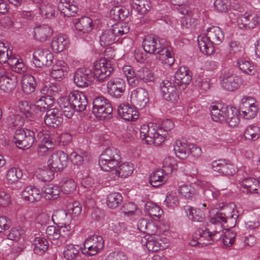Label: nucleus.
Masks as SVG:
<instances>
[{
    "label": "nucleus",
    "mask_w": 260,
    "mask_h": 260,
    "mask_svg": "<svg viewBox=\"0 0 260 260\" xmlns=\"http://www.w3.org/2000/svg\"><path fill=\"white\" fill-rule=\"evenodd\" d=\"M68 156L62 151L53 153L47 161L48 167L54 172H59L67 167Z\"/></svg>",
    "instance_id": "nucleus-15"
},
{
    "label": "nucleus",
    "mask_w": 260,
    "mask_h": 260,
    "mask_svg": "<svg viewBox=\"0 0 260 260\" xmlns=\"http://www.w3.org/2000/svg\"><path fill=\"white\" fill-rule=\"evenodd\" d=\"M157 59L167 67L172 66L174 62L175 58L173 55V49L171 47H162L157 51Z\"/></svg>",
    "instance_id": "nucleus-29"
},
{
    "label": "nucleus",
    "mask_w": 260,
    "mask_h": 260,
    "mask_svg": "<svg viewBox=\"0 0 260 260\" xmlns=\"http://www.w3.org/2000/svg\"><path fill=\"white\" fill-rule=\"evenodd\" d=\"M74 81L78 87L88 86L90 83L89 71L85 69H78L75 73Z\"/></svg>",
    "instance_id": "nucleus-31"
},
{
    "label": "nucleus",
    "mask_w": 260,
    "mask_h": 260,
    "mask_svg": "<svg viewBox=\"0 0 260 260\" xmlns=\"http://www.w3.org/2000/svg\"><path fill=\"white\" fill-rule=\"evenodd\" d=\"M11 69L18 73H23L26 71V67L21 58L15 55H11L7 62Z\"/></svg>",
    "instance_id": "nucleus-46"
},
{
    "label": "nucleus",
    "mask_w": 260,
    "mask_h": 260,
    "mask_svg": "<svg viewBox=\"0 0 260 260\" xmlns=\"http://www.w3.org/2000/svg\"><path fill=\"white\" fill-rule=\"evenodd\" d=\"M212 231L208 229H199L196 232V237L198 236L199 242L201 243V246L211 244L214 241H217L221 238L222 233V227L219 224L218 228L219 231L216 230L213 228H211Z\"/></svg>",
    "instance_id": "nucleus-11"
},
{
    "label": "nucleus",
    "mask_w": 260,
    "mask_h": 260,
    "mask_svg": "<svg viewBox=\"0 0 260 260\" xmlns=\"http://www.w3.org/2000/svg\"><path fill=\"white\" fill-rule=\"evenodd\" d=\"M38 137L41 142L38 147V154L40 156H44L51 151L55 140L50 137L49 132L46 131L40 132L38 134Z\"/></svg>",
    "instance_id": "nucleus-18"
},
{
    "label": "nucleus",
    "mask_w": 260,
    "mask_h": 260,
    "mask_svg": "<svg viewBox=\"0 0 260 260\" xmlns=\"http://www.w3.org/2000/svg\"><path fill=\"white\" fill-rule=\"evenodd\" d=\"M71 220H67L58 225L61 236L65 239L66 237L71 236L74 232V225L71 223Z\"/></svg>",
    "instance_id": "nucleus-64"
},
{
    "label": "nucleus",
    "mask_w": 260,
    "mask_h": 260,
    "mask_svg": "<svg viewBox=\"0 0 260 260\" xmlns=\"http://www.w3.org/2000/svg\"><path fill=\"white\" fill-rule=\"evenodd\" d=\"M52 34L51 27L46 24H38L34 28L33 37L40 42L46 41Z\"/></svg>",
    "instance_id": "nucleus-26"
},
{
    "label": "nucleus",
    "mask_w": 260,
    "mask_h": 260,
    "mask_svg": "<svg viewBox=\"0 0 260 260\" xmlns=\"http://www.w3.org/2000/svg\"><path fill=\"white\" fill-rule=\"evenodd\" d=\"M145 92L144 89H138L133 91L131 95V102H136V104L141 108H145L146 106Z\"/></svg>",
    "instance_id": "nucleus-51"
},
{
    "label": "nucleus",
    "mask_w": 260,
    "mask_h": 260,
    "mask_svg": "<svg viewBox=\"0 0 260 260\" xmlns=\"http://www.w3.org/2000/svg\"><path fill=\"white\" fill-rule=\"evenodd\" d=\"M69 44L68 37L63 34L55 36L51 43V47L55 53H59L63 51Z\"/></svg>",
    "instance_id": "nucleus-30"
},
{
    "label": "nucleus",
    "mask_w": 260,
    "mask_h": 260,
    "mask_svg": "<svg viewBox=\"0 0 260 260\" xmlns=\"http://www.w3.org/2000/svg\"><path fill=\"white\" fill-rule=\"evenodd\" d=\"M93 113L100 119H104L110 115L113 111L111 104L103 96L95 98L93 101Z\"/></svg>",
    "instance_id": "nucleus-12"
},
{
    "label": "nucleus",
    "mask_w": 260,
    "mask_h": 260,
    "mask_svg": "<svg viewBox=\"0 0 260 260\" xmlns=\"http://www.w3.org/2000/svg\"><path fill=\"white\" fill-rule=\"evenodd\" d=\"M221 86L228 91H234L242 84V79L234 73L232 69L224 70L220 76Z\"/></svg>",
    "instance_id": "nucleus-7"
},
{
    "label": "nucleus",
    "mask_w": 260,
    "mask_h": 260,
    "mask_svg": "<svg viewBox=\"0 0 260 260\" xmlns=\"http://www.w3.org/2000/svg\"><path fill=\"white\" fill-rule=\"evenodd\" d=\"M82 247L73 244H68L63 247V257L66 260H77L80 255Z\"/></svg>",
    "instance_id": "nucleus-33"
},
{
    "label": "nucleus",
    "mask_w": 260,
    "mask_h": 260,
    "mask_svg": "<svg viewBox=\"0 0 260 260\" xmlns=\"http://www.w3.org/2000/svg\"><path fill=\"white\" fill-rule=\"evenodd\" d=\"M36 83L34 76L29 74L24 75L21 79V87L26 94H30L36 89Z\"/></svg>",
    "instance_id": "nucleus-42"
},
{
    "label": "nucleus",
    "mask_w": 260,
    "mask_h": 260,
    "mask_svg": "<svg viewBox=\"0 0 260 260\" xmlns=\"http://www.w3.org/2000/svg\"><path fill=\"white\" fill-rule=\"evenodd\" d=\"M237 64L240 70L244 73L253 75L256 71L254 64L248 59L239 58L237 60Z\"/></svg>",
    "instance_id": "nucleus-45"
},
{
    "label": "nucleus",
    "mask_w": 260,
    "mask_h": 260,
    "mask_svg": "<svg viewBox=\"0 0 260 260\" xmlns=\"http://www.w3.org/2000/svg\"><path fill=\"white\" fill-rule=\"evenodd\" d=\"M240 112L235 107L228 106L224 121L230 127H235L240 122L239 114Z\"/></svg>",
    "instance_id": "nucleus-35"
},
{
    "label": "nucleus",
    "mask_w": 260,
    "mask_h": 260,
    "mask_svg": "<svg viewBox=\"0 0 260 260\" xmlns=\"http://www.w3.org/2000/svg\"><path fill=\"white\" fill-rule=\"evenodd\" d=\"M177 84H188L191 81V73L185 67H181L176 71L174 76Z\"/></svg>",
    "instance_id": "nucleus-38"
},
{
    "label": "nucleus",
    "mask_w": 260,
    "mask_h": 260,
    "mask_svg": "<svg viewBox=\"0 0 260 260\" xmlns=\"http://www.w3.org/2000/svg\"><path fill=\"white\" fill-rule=\"evenodd\" d=\"M54 99L52 96L45 95L42 96L38 101L36 102V106L39 117L42 115V113L44 112L46 110L54 104Z\"/></svg>",
    "instance_id": "nucleus-47"
},
{
    "label": "nucleus",
    "mask_w": 260,
    "mask_h": 260,
    "mask_svg": "<svg viewBox=\"0 0 260 260\" xmlns=\"http://www.w3.org/2000/svg\"><path fill=\"white\" fill-rule=\"evenodd\" d=\"M52 221L56 224H62L67 220H71V217L67 215L66 212L62 210H58L54 211L52 217Z\"/></svg>",
    "instance_id": "nucleus-62"
},
{
    "label": "nucleus",
    "mask_w": 260,
    "mask_h": 260,
    "mask_svg": "<svg viewBox=\"0 0 260 260\" xmlns=\"http://www.w3.org/2000/svg\"><path fill=\"white\" fill-rule=\"evenodd\" d=\"M227 107L221 104L212 106L210 108V113L212 120L216 122L224 121L225 119Z\"/></svg>",
    "instance_id": "nucleus-39"
},
{
    "label": "nucleus",
    "mask_w": 260,
    "mask_h": 260,
    "mask_svg": "<svg viewBox=\"0 0 260 260\" xmlns=\"http://www.w3.org/2000/svg\"><path fill=\"white\" fill-rule=\"evenodd\" d=\"M128 10L125 8L116 6L113 8L110 11V17L111 19L115 21L124 20L128 16Z\"/></svg>",
    "instance_id": "nucleus-52"
},
{
    "label": "nucleus",
    "mask_w": 260,
    "mask_h": 260,
    "mask_svg": "<svg viewBox=\"0 0 260 260\" xmlns=\"http://www.w3.org/2000/svg\"><path fill=\"white\" fill-rule=\"evenodd\" d=\"M156 222L147 219V250L152 252L166 249L170 246L168 239L155 234L158 230Z\"/></svg>",
    "instance_id": "nucleus-3"
},
{
    "label": "nucleus",
    "mask_w": 260,
    "mask_h": 260,
    "mask_svg": "<svg viewBox=\"0 0 260 260\" xmlns=\"http://www.w3.org/2000/svg\"><path fill=\"white\" fill-rule=\"evenodd\" d=\"M118 112L122 119L127 121H135L139 117L137 109L129 104H120L118 107Z\"/></svg>",
    "instance_id": "nucleus-23"
},
{
    "label": "nucleus",
    "mask_w": 260,
    "mask_h": 260,
    "mask_svg": "<svg viewBox=\"0 0 260 260\" xmlns=\"http://www.w3.org/2000/svg\"><path fill=\"white\" fill-rule=\"evenodd\" d=\"M123 198L118 192H112L107 197V204L109 208L114 209L117 207L122 202Z\"/></svg>",
    "instance_id": "nucleus-59"
},
{
    "label": "nucleus",
    "mask_w": 260,
    "mask_h": 260,
    "mask_svg": "<svg viewBox=\"0 0 260 260\" xmlns=\"http://www.w3.org/2000/svg\"><path fill=\"white\" fill-rule=\"evenodd\" d=\"M17 84V77L11 73L6 72L5 69L4 74L0 75V89L9 92L15 88Z\"/></svg>",
    "instance_id": "nucleus-22"
},
{
    "label": "nucleus",
    "mask_w": 260,
    "mask_h": 260,
    "mask_svg": "<svg viewBox=\"0 0 260 260\" xmlns=\"http://www.w3.org/2000/svg\"><path fill=\"white\" fill-rule=\"evenodd\" d=\"M163 210L156 204L147 200V219L159 221Z\"/></svg>",
    "instance_id": "nucleus-41"
},
{
    "label": "nucleus",
    "mask_w": 260,
    "mask_h": 260,
    "mask_svg": "<svg viewBox=\"0 0 260 260\" xmlns=\"http://www.w3.org/2000/svg\"><path fill=\"white\" fill-rule=\"evenodd\" d=\"M198 44L200 51L207 55H211L214 52V43L206 34H203L198 37Z\"/></svg>",
    "instance_id": "nucleus-28"
},
{
    "label": "nucleus",
    "mask_w": 260,
    "mask_h": 260,
    "mask_svg": "<svg viewBox=\"0 0 260 260\" xmlns=\"http://www.w3.org/2000/svg\"><path fill=\"white\" fill-rule=\"evenodd\" d=\"M107 87L109 94L113 97L119 98L125 90V81L119 78H113L108 82Z\"/></svg>",
    "instance_id": "nucleus-21"
},
{
    "label": "nucleus",
    "mask_w": 260,
    "mask_h": 260,
    "mask_svg": "<svg viewBox=\"0 0 260 260\" xmlns=\"http://www.w3.org/2000/svg\"><path fill=\"white\" fill-rule=\"evenodd\" d=\"M240 112L244 118L251 119L254 118L258 112V104L253 97L245 96L240 102Z\"/></svg>",
    "instance_id": "nucleus-9"
},
{
    "label": "nucleus",
    "mask_w": 260,
    "mask_h": 260,
    "mask_svg": "<svg viewBox=\"0 0 260 260\" xmlns=\"http://www.w3.org/2000/svg\"><path fill=\"white\" fill-rule=\"evenodd\" d=\"M160 89L161 95L165 100L173 104L178 103L179 94L174 83L164 80L160 84Z\"/></svg>",
    "instance_id": "nucleus-13"
},
{
    "label": "nucleus",
    "mask_w": 260,
    "mask_h": 260,
    "mask_svg": "<svg viewBox=\"0 0 260 260\" xmlns=\"http://www.w3.org/2000/svg\"><path fill=\"white\" fill-rule=\"evenodd\" d=\"M113 69L111 67V62L105 58H101L94 62L92 72L94 78L99 82L104 81L109 77Z\"/></svg>",
    "instance_id": "nucleus-6"
},
{
    "label": "nucleus",
    "mask_w": 260,
    "mask_h": 260,
    "mask_svg": "<svg viewBox=\"0 0 260 260\" xmlns=\"http://www.w3.org/2000/svg\"><path fill=\"white\" fill-rule=\"evenodd\" d=\"M63 121L61 113L57 109H52L47 111L44 117L45 124L50 127H57Z\"/></svg>",
    "instance_id": "nucleus-25"
},
{
    "label": "nucleus",
    "mask_w": 260,
    "mask_h": 260,
    "mask_svg": "<svg viewBox=\"0 0 260 260\" xmlns=\"http://www.w3.org/2000/svg\"><path fill=\"white\" fill-rule=\"evenodd\" d=\"M39 11L41 15L45 16L46 18H53L57 14L55 6L48 3L41 5L39 7Z\"/></svg>",
    "instance_id": "nucleus-54"
},
{
    "label": "nucleus",
    "mask_w": 260,
    "mask_h": 260,
    "mask_svg": "<svg viewBox=\"0 0 260 260\" xmlns=\"http://www.w3.org/2000/svg\"><path fill=\"white\" fill-rule=\"evenodd\" d=\"M162 169L168 175L177 170V164L176 160L172 157H166L162 162Z\"/></svg>",
    "instance_id": "nucleus-63"
},
{
    "label": "nucleus",
    "mask_w": 260,
    "mask_h": 260,
    "mask_svg": "<svg viewBox=\"0 0 260 260\" xmlns=\"http://www.w3.org/2000/svg\"><path fill=\"white\" fill-rule=\"evenodd\" d=\"M174 127V122L168 119L164 120L161 126L154 122L147 123V144L161 145L166 140L168 132Z\"/></svg>",
    "instance_id": "nucleus-2"
},
{
    "label": "nucleus",
    "mask_w": 260,
    "mask_h": 260,
    "mask_svg": "<svg viewBox=\"0 0 260 260\" xmlns=\"http://www.w3.org/2000/svg\"><path fill=\"white\" fill-rule=\"evenodd\" d=\"M46 234L51 242L57 246L61 245L66 240L61 236L58 226H48L46 230Z\"/></svg>",
    "instance_id": "nucleus-32"
},
{
    "label": "nucleus",
    "mask_w": 260,
    "mask_h": 260,
    "mask_svg": "<svg viewBox=\"0 0 260 260\" xmlns=\"http://www.w3.org/2000/svg\"><path fill=\"white\" fill-rule=\"evenodd\" d=\"M164 204L170 209H174L179 204V199L175 191H171L167 193Z\"/></svg>",
    "instance_id": "nucleus-60"
},
{
    "label": "nucleus",
    "mask_w": 260,
    "mask_h": 260,
    "mask_svg": "<svg viewBox=\"0 0 260 260\" xmlns=\"http://www.w3.org/2000/svg\"><path fill=\"white\" fill-rule=\"evenodd\" d=\"M74 25L76 29L83 34L90 32L93 27L92 20L88 17H82L76 20Z\"/></svg>",
    "instance_id": "nucleus-36"
},
{
    "label": "nucleus",
    "mask_w": 260,
    "mask_h": 260,
    "mask_svg": "<svg viewBox=\"0 0 260 260\" xmlns=\"http://www.w3.org/2000/svg\"><path fill=\"white\" fill-rule=\"evenodd\" d=\"M53 60V54L48 50L38 49L33 53V63L37 68L50 66Z\"/></svg>",
    "instance_id": "nucleus-19"
},
{
    "label": "nucleus",
    "mask_w": 260,
    "mask_h": 260,
    "mask_svg": "<svg viewBox=\"0 0 260 260\" xmlns=\"http://www.w3.org/2000/svg\"><path fill=\"white\" fill-rule=\"evenodd\" d=\"M205 34L216 45L220 44L224 39V34L218 26H211L207 28Z\"/></svg>",
    "instance_id": "nucleus-37"
},
{
    "label": "nucleus",
    "mask_w": 260,
    "mask_h": 260,
    "mask_svg": "<svg viewBox=\"0 0 260 260\" xmlns=\"http://www.w3.org/2000/svg\"><path fill=\"white\" fill-rule=\"evenodd\" d=\"M69 71L68 64L63 60H57L51 67L50 75L56 81H62L67 76Z\"/></svg>",
    "instance_id": "nucleus-20"
},
{
    "label": "nucleus",
    "mask_w": 260,
    "mask_h": 260,
    "mask_svg": "<svg viewBox=\"0 0 260 260\" xmlns=\"http://www.w3.org/2000/svg\"><path fill=\"white\" fill-rule=\"evenodd\" d=\"M212 169L224 176H233L238 171V167L228 159H219L211 164Z\"/></svg>",
    "instance_id": "nucleus-14"
},
{
    "label": "nucleus",
    "mask_w": 260,
    "mask_h": 260,
    "mask_svg": "<svg viewBox=\"0 0 260 260\" xmlns=\"http://www.w3.org/2000/svg\"><path fill=\"white\" fill-rule=\"evenodd\" d=\"M134 170V164L129 162H125L120 165L115 172L118 176L126 178L131 176Z\"/></svg>",
    "instance_id": "nucleus-55"
},
{
    "label": "nucleus",
    "mask_w": 260,
    "mask_h": 260,
    "mask_svg": "<svg viewBox=\"0 0 260 260\" xmlns=\"http://www.w3.org/2000/svg\"><path fill=\"white\" fill-rule=\"evenodd\" d=\"M60 188L66 194L73 193L76 191L77 184L75 181L70 178H64L62 179Z\"/></svg>",
    "instance_id": "nucleus-56"
},
{
    "label": "nucleus",
    "mask_w": 260,
    "mask_h": 260,
    "mask_svg": "<svg viewBox=\"0 0 260 260\" xmlns=\"http://www.w3.org/2000/svg\"><path fill=\"white\" fill-rule=\"evenodd\" d=\"M42 197L41 191L33 185L25 187L21 193L22 199L27 202L33 203L40 201Z\"/></svg>",
    "instance_id": "nucleus-24"
},
{
    "label": "nucleus",
    "mask_w": 260,
    "mask_h": 260,
    "mask_svg": "<svg viewBox=\"0 0 260 260\" xmlns=\"http://www.w3.org/2000/svg\"><path fill=\"white\" fill-rule=\"evenodd\" d=\"M237 23L241 29L253 28L257 24H260V15H257L251 11L246 12L237 18Z\"/></svg>",
    "instance_id": "nucleus-17"
},
{
    "label": "nucleus",
    "mask_w": 260,
    "mask_h": 260,
    "mask_svg": "<svg viewBox=\"0 0 260 260\" xmlns=\"http://www.w3.org/2000/svg\"><path fill=\"white\" fill-rule=\"evenodd\" d=\"M58 103L64 115L71 118L75 111L80 112L85 109L87 101L84 93L75 90L60 98Z\"/></svg>",
    "instance_id": "nucleus-1"
},
{
    "label": "nucleus",
    "mask_w": 260,
    "mask_h": 260,
    "mask_svg": "<svg viewBox=\"0 0 260 260\" xmlns=\"http://www.w3.org/2000/svg\"><path fill=\"white\" fill-rule=\"evenodd\" d=\"M161 48L158 37L153 35L147 36V53L156 54Z\"/></svg>",
    "instance_id": "nucleus-50"
},
{
    "label": "nucleus",
    "mask_w": 260,
    "mask_h": 260,
    "mask_svg": "<svg viewBox=\"0 0 260 260\" xmlns=\"http://www.w3.org/2000/svg\"><path fill=\"white\" fill-rule=\"evenodd\" d=\"M190 144L184 141L178 140L176 141L174 150L176 155L180 159H185L190 154Z\"/></svg>",
    "instance_id": "nucleus-40"
},
{
    "label": "nucleus",
    "mask_w": 260,
    "mask_h": 260,
    "mask_svg": "<svg viewBox=\"0 0 260 260\" xmlns=\"http://www.w3.org/2000/svg\"><path fill=\"white\" fill-rule=\"evenodd\" d=\"M13 110L16 112H19L30 120L39 118L36 103L34 105L30 104L26 101H20L15 105Z\"/></svg>",
    "instance_id": "nucleus-16"
},
{
    "label": "nucleus",
    "mask_w": 260,
    "mask_h": 260,
    "mask_svg": "<svg viewBox=\"0 0 260 260\" xmlns=\"http://www.w3.org/2000/svg\"><path fill=\"white\" fill-rule=\"evenodd\" d=\"M168 179V174L161 169L153 172L149 176L150 184L155 187L162 185L167 182Z\"/></svg>",
    "instance_id": "nucleus-34"
},
{
    "label": "nucleus",
    "mask_w": 260,
    "mask_h": 260,
    "mask_svg": "<svg viewBox=\"0 0 260 260\" xmlns=\"http://www.w3.org/2000/svg\"><path fill=\"white\" fill-rule=\"evenodd\" d=\"M58 8L64 17H71L76 14L78 7L73 0H60Z\"/></svg>",
    "instance_id": "nucleus-27"
},
{
    "label": "nucleus",
    "mask_w": 260,
    "mask_h": 260,
    "mask_svg": "<svg viewBox=\"0 0 260 260\" xmlns=\"http://www.w3.org/2000/svg\"><path fill=\"white\" fill-rule=\"evenodd\" d=\"M221 210L226 217V221L231 220L232 223L231 226H232L233 225H235L236 219L239 216L238 212L235 204L234 203H230L224 206Z\"/></svg>",
    "instance_id": "nucleus-44"
},
{
    "label": "nucleus",
    "mask_w": 260,
    "mask_h": 260,
    "mask_svg": "<svg viewBox=\"0 0 260 260\" xmlns=\"http://www.w3.org/2000/svg\"><path fill=\"white\" fill-rule=\"evenodd\" d=\"M34 251L38 254H42L46 251L49 246L48 241L43 237H36L34 241Z\"/></svg>",
    "instance_id": "nucleus-58"
},
{
    "label": "nucleus",
    "mask_w": 260,
    "mask_h": 260,
    "mask_svg": "<svg viewBox=\"0 0 260 260\" xmlns=\"http://www.w3.org/2000/svg\"><path fill=\"white\" fill-rule=\"evenodd\" d=\"M60 189L57 185L51 184L45 185L42 189V192L45 198L48 200L57 199L60 194Z\"/></svg>",
    "instance_id": "nucleus-48"
},
{
    "label": "nucleus",
    "mask_w": 260,
    "mask_h": 260,
    "mask_svg": "<svg viewBox=\"0 0 260 260\" xmlns=\"http://www.w3.org/2000/svg\"><path fill=\"white\" fill-rule=\"evenodd\" d=\"M36 177L43 182L50 181L54 178V171L50 168H38L35 172Z\"/></svg>",
    "instance_id": "nucleus-53"
},
{
    "label": "nucleus",
    "mask_w": 260,
    "mask_h": 260,
    "mask_svg": "<svg viewBox=\"0 0 260 260\" xmlns=\"http://www.w3.org/2000/svg\"><path fill=\"white\" fill-rule=\"evenodd\" d=\"M119 155L114 148L105 149L101 154L99 164L102 170L109 171L114 169L119 164Z\"/></svg>",
    "instance_id": "nucleus-5"
},
{
    "label": "nucleus",
    "mask_w": 260,
    "mask_h": 260,
    "mask_svg": "<svg viewBox=\"0 0 260 260\" xmlns=\"http://www.w3.org/2000/svg\"><path fill=\"white\" fill-rule=\"evenodd\" d=\"M184 209L187 216L191 221L202 222L204 219V214L201 210L189 206H185Z\"/></svg>",
    "instance_id": "nucleus-49"
},
{
    "label": "nucleus",
    "mask_w": 260,
    "mask_h": 260,
    "mask_svg": "<svg viewBox=\"0 0 260 260\" xmlns=\"http://www.w3.org/2000/svg\"><path fill=\"white\" fill-rule=\"evenodd\" d=\"M104 242L100 236L93 235L86 238L82 247V252L86 255L93 256L99 253L104 248Z\"/></svg>",
    "instance_id": "nucleus-8"
},
{
    "label": "nucleus",
    "mask_w": 260,
    "mask_h": 260,
    "mask_svg": "<svg viewBox=\"0 0 260 260\" xmlns=\"http://www.w3.org/2000/svg\"><path fill=\"white\" fill-rule=\"evenodd\" d=\"M129 31V27L127 23H120L113 25L111 28L103 32L100 37L101 45L106 46L118 42L120 37Z\"/></svg>",
    "instance_id": "nucleus-4"
},
{
    "label": "nucleus",
    "mask_w": 260,
    "mask_h": 260,
    "mask_svg": "<svg viewBox=\"0 0 260 260\" xmlns=\"http://www.w3.org/2000/svg\"><path fill=\"white\" fill-rule=\"evenodd\" d=\"M243 135L245 140L255 141L259 137L260 128L256 125H249L245 128Z\"/></svg>",
    "instance_id": "nucleus-57"
},
{
    "label": "nucleus",
    "mask_w": 260,
    "mask_h": 260,
    "mask_svg": "<svg viewBox=\"0 0 260 260\" xmlns=\"http://www.w3.org/2000/svg\"><path fill=\"white\" fill-rule=\"evenodd\" d=\"M23 174L22 170L19 168L12 167L9 169L6 174V180L8 184H13L21 182Z\"/></svg>",
    "instance_id": "nucleus-43"
},
{
    "label": "nucleus",
    "mask_w": 260,
    "mask_h": 260,
    "mask_svg": "<svg viewBox=\"0 0 260 260\" xmlns=\"http://www.w3.org/2000/svg\"><path fill=\"white\" fill-rule=\"evenodd\" d=\"M178 191L183 198L188 200H192L196 193L194 188L189 184L180 185Z\"/></svg>",
    "instance_id": "nucleus-61"
},
{
    "label": "nucleus",
    "mask_w": 260,
    "mask_h": 260,
    "mask_svg": "<svg viewBox=\"0 0 260 260\" xmlns=\"http://www.w3.org/2000/svg\"><path fill=\"white\" fill-rule=\"evenodd\" d=\"M17 146L21 149L30 148L35 141V133L28 129H17L14 136Z\"/></svg>",
    "instance_id": "nucleus-10"
}]
</instances>
